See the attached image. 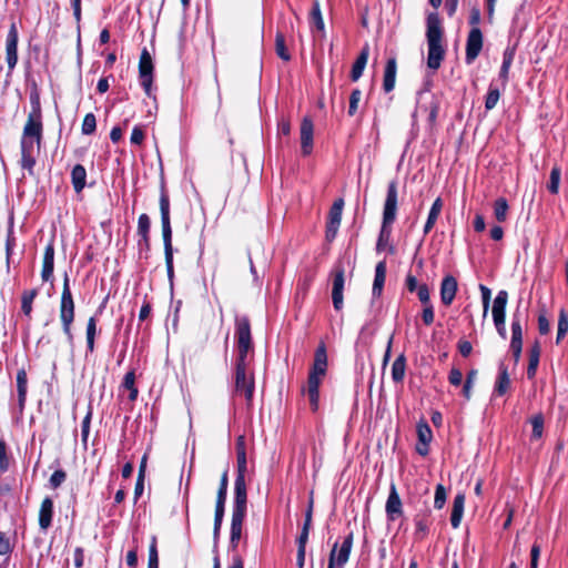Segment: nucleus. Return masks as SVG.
I'll return each instance as SVG.
<instances>
[{"instance_id":"nucleus-11","label":"nucleus","mask_w":568,"mask_h":568,"mask_svg":"<svg viewBox=\"0 0 568 568\" xmlns=\"http://www.w3.org/2000/svg\"><path fill=\"white\" fill-rule=\"evenodd\" d=\"M18 30L16 23H11L6 39V60L11 72L18 62Z\"/></svg>"},{"instance_id":"nucleus-10","label":"nucleus","mask_w":568,"mask_h":568,"mask_svg":"<svg viewBox=\"0 0 568 568\" xmlns=\"http://www.w3.org/2000/svg\"><path fill=\"white\" fill-rule=\"evenodd\" d=\"M139 73L141 78V84L145 91V93L151 95V87L153 81V62L150 53L146 49H144L140 55L139 61Z\"/></svg>"},{"instance_id":"nucleus-22","label":"nucleus","mask_w":568,"mask_h":568,"mask_svg":"<svg viewBox=\"0 0 568 568\" xmlns=\"http://www.w3.org/2000/svg\"><path fill=\"white\" fill-rule=\"evenodd\" d=\"M54 268V246L52 243H49L45 246L43 254V264L41 271V277L44 282L49 281L53 275Z\"/></svg>"},{"instance_id":"nucleus-24","label":"nucleus","mask_w":568,"mask_h":568,"mask_svg":"<svg viewBox=\"0 0 568 568\" xmlns=\"http://www.w3.org/2000/svg\"><path fill=\"white\" fill-rule=\"evenodd\" d=\"M53 514V503L51 498L47 497L42 500L39 510V526L41 529L47 530L51 526Z\"/></svg>"},{"instance_id":"nucleus-23","label":"nucleus","mask_w":568,"mask_h":568,"mask_svg":"<svg viewBox=\"0 0 568 568\" xmlns=\"http://www.w3.org/2000/svg\"><path fill=\"white\" fill-rule=\"evenodd\" d=\"M28 377L24 369H20L17 373V393H18V408L19 413L22 414L26 399H27Z\"/></svg>"},{"instance_id":"nucleus-18","label":"nucleus","mask_w":568,"mask_h":568,"mask_svg":"<svg viewBox=\"0 0 568 568\" xmlns=\"http://www.w3.org/2000/svg\"><path fill=\"white\" fill-rule=\"evenodd\" d=\"M417 436L418 444L416 445V452L422 456H426L429 452L428 445L433 439V433L425 420H420L417 424Z\"/></svg>"},{"instance_id":"nucleus-39","label":"nucleus","mask_w":568,"mask_h":568,"mask_svg":"<svg viewBox=\"0 0 568 568\" xmlns=\"http://www.w3.org/2000/svg\"><path fill=\"white\" fill-rule=\"evenodd\" d=\"M539 347L536 345L530 349L529 353V364L527 367V376L528 378H532L536 375V371L539 364Z\"/></svg>"},{"instance_id":"nucleus-59","label":"nucleus","mask_w":568,"mask_h":568,"mask_svg":"<svg viewBox=\"0 0 568 568\" xmlns=\"http://www.w3.org/2000/svg\"><path fill=\"white\" fill-rule=\"evenodd\" d=\"M11 551V544L9 538L0 532V555H7Z\"/></svg>"},{"instance_id":"nucleus-47","label":"nucleus","mask_w":568,"mask_h":568,"mask_svg":"<svg viewBox=\"0 0 568 568\" xmlns=\"http://www.w3.org/2000/svg\"><path fill=\"white\" fill-rule=\"evenodd\" d=\"M560 183V170L558 168H554L550 172V181L547 185L550 193L556 194L559 190Z\"/></svg>"},{"instance_id":"nucleus-56","label":"nucleus","mask_w":568,"mask_h":568,"mask_svg":"<svg viewBox=\"0 0 568 568\" xmlns=\"http://www.w3.org/2000/svg\"><path fill=\"white\" fill-rule=\"evenodd\" d=\"M143 140H144V132H143L142 128L139 125L134 126L132 130V133H131V138H130L131 143L140 145V144H142Z\"/></svg>"},{"instance_id":"nucleus-62","label":"nucleus","mask_w":568,"mask_h":568,"mask_svg":"<svg viewBox=\"0 0 568 568\" xmlns=\"http://www.w3.org/2000/svg\"><path fill=\"white\" fill-rule=\"evenodd\" d=\"M310 529L302 528V531L297 538V549L306 550V544L308 540Z\"/></svg>"},{"instance_id":"nucleus-16","label":"nucleus","mask_w":568,"mask_h":568,"mask_svg":"<svg viewBox=\"0 0 568 568\" xmlns=\"http://www.w3.org/2000/svg\"><path fill=\"white\" fill-rule=\"evenodd\" d=\"M344 285H345V277H344V270L338 268L336 270L333 278V287H332V300L333 305L336 311L342 310L343 303H344Z\"/></svg>"},{"instance_id":"nucleus-61","label":"nucleus","mask_w":568,"mask_h":568,"mask_svg":"<svg viewBox=\"0 0 568 568\" xmlns=\"http://www.w3.org/2000/svg\"><path fill=\"white\" fill-rule=\"evenodd\" d=\"M448 378L452 385L459 386L463 381V373L457 368H452Z\"/></svg>"},{"instance_id":"nucleus-19","label":"nucleus","mask_w":568,"mask_h":568,"mask_svg":"<svg viewBox=\"0 0 568 568\" xmlns=\"http://www.w3.org/2000/svg\"><path fill=\"white\" fill-rule=\"evenodd\" d=\"M457 281L453 275H446L440 284V300L446 306L450 305L457 293Z\"/></svg>"},{"instance_id":"nucleus-58","label":"nucleus","mask_w":568,"mask_h":568,"mask_svg":"<svg viewBox=\"0 0 568 568\" xmlns=\"http://www.w3.org/2000/svg\"><path fill=\"white\" fill-rule=\"evenodd\" d=\"M417 295H418L419 301L424 305L430 304L429 290H428L427 285H425V284L419 285L418 290H417Z\"/></svg>"},{"instance_id":"nucleus-63","label":"nucleus","mask_w":568,"mask_h":568,"mask_svg":"<svg viewBox=\"0 0 568 568\" xmlns=\"http://www.w3.org/2000/svg\"><path fill=\"white\" fill-rule=\"evenodd\" d=\"M531 561H530V567L531 568H538V559H539V556H540V546L535 544L532 547H531Z\"/></svg>"},{"instance_id":"nucleus-33","label":"nucleus","mask_w":568,"mask_h":568,"mask_svg":"<svg viewBox=\"0 0 568 568\" xmlns=\"http://www.w3.org/2000/svg\"><path fill=\"white\" fill-rule=\"evenodd\" d=\"M510 386V378L507 372V368L504 365L499 367V375L496 381L495 392L498 395H504Z\"/></svg>"},{"instance_id":"nucleus-2","label":"nucleus","mask_w":568,"mask_h":568,"mask_svg":"<svg viewBox=\"0 0 568 568\" xmlns=\"http://www.w3.org/2000/svg\"><path fill=\"white\" fill-rule=\"evenodd\" d=\"M30 103L31 111L23 126L20 143L22 166L28 169H31L36 163L34 155L40 149L43 133L40 98L37 92L31 93Z\"/></svg>"},{"instance_id":"nucleus-53","label":"nucleus","mask_w":568,"mask_h":568,"mask_svg":"<svg viewBox=\"0 0 568 568\" xmlns=\"http://www.w3.org/2000/svg\"><path fill=\"white\" fill-rule=\"evenodd\" d=\"M513 62V53L511 52H505L503 64L500 68V78H503L505 81L508 78L509 68Z\"/></svg>"},{"instance_id":"nucleus-45","label":"nucleus","mask_w":568,"mask_h":568,"mask_svg":"<svg viewBox=\"0 0 568 568\" xmlns=\"http://www.w3.org/2000/svg\"><path fill=\"white\" fill-rule=\"evenodd\" d=\"M499 98H500L499 90L497 88H494L490 85L488 93L486 95V100H485V109L487 111L493 110L497 105Z\"/></svg>"},{"instance_id":"nucleus-13","label":"nucleus","mask_w":568,"mask_h":568,"mask_svg":"<svg viewBox=\"0 0 568 568\" xmlns=\"http://www.w3.org/2000/svg\"><path fill=\"white\" fill-rule=\"evenodd\" d=\"M385 511L388 520L394 521L403 514V505L395 484L390 485L389 495L386 501Z\"/></svg>"},{"instance_id":"nucleus-1","label":"nucleus","mask_w":568,"mask_h":568,"mask_svg":"<svg viewBox=\"0 0 568 568\" xmlns=\"http://www.w3.org/2000/svg\"><path fill=\"white\" fill-rule=\"evenodd\" d=\"M237 358L235 365V390L251 402L254 394V378L248 371V353L252 349L251 326L248 318H236Z\"/></svg>"},{"instance_id":"nucleus-31","label":"nucleus","mask_w":568,"mask_h":568,"mask_svg":"<svg viewBox=\"0 0 568 568\" xmlns=\"http://www.w3.org/2000/svg\"><path fill=\"white\" fill-rule=\"evenodd\" d=\"M442 209H443V201L440 197H437L432 207H430V211L428 213V217H427V221L425 223V226H424V233L427 234L435 225L440 212H442Z\"/></svg>"},{"instance_id":"nucleus-48","label":"nucleus","mask_w":568,"mask_h":568,"mask_svg":"<svg viewBox=\"0 0 568 568\" xmlns=\"http://www.w3.org/2000/svg\"><path fill=\"white\" fill-rule=\"evenodd\" d=\"M148 568H159V556L156 549V538H152V542L149 548V562Z\"/></svg>"},{"instance_id":"nucleus-5","label":"nucleus","mask_w":568,"mask_h":568,"mask_svg":"<svg viewBox=\"0 0 568 568\" xmlns=\"http://www.w3.org/2000/svg\"><path fill=\"white\" fill-rule=\"evenodd\" d=\"M60 321L62 331L69 344L73 343L72 323L74 321V301L69 286V277L65 275L60 301Z\"/></svg>"},{"instance_id":"nucleus-41","label":"nucleus","mask_w":568,"mask_h":568,"mask_svg":"<svg viewBox=\"0 0 568 568\" xmlns=\"http://www.w3.org/2000/svg\"><path fill=\"white\" fill-rule=\"evenodd\" d=\"M529 423L531 424V439H540L544 432V417L541 414L534 415Z\"/></svg>"},{"instance_id":"nucleus-37","label":"nucleus","mask_w":568,"mask_h":568,"mask_svg":"<svg viewBox=\"0 0 568 568\" xmlns=\"http://www.w3.org/2000/svg\"><path fill=\"white\" fill-rule=\"evenodd\" d=\"M165 264L169 278L173 277V248L172 239H163Z\"/></svg>"},{"instance_id":"nucleus-21","label":"nucleus","mask_w":568,"mask_h":568,"mask_svg":"<svg viewBox=\"0 0 568 568\" xmlns=\"http://www.w3.org/2000/svg\"><path fill=\"white\" fill-rule=\"evenodd\" d=\"M161 224L163 239H172V229L170 223V203L169 197L162 193L160 197Z\"/></svg>"},{"instance_id":"nucleus-26","label":"nucleus","mask_w":568,"mask_h":568,"mask_svg":"<svg viewBox=\"0 0 568 568\" xmlns=\"http://www.w3.org/2000/svg\"><path fill=\"white\" fill-rule=\"evenodd\" d=\"M397 64L394 58L388 59L383 80V89L385 92H390L395 88Z\"/></svg>"},{"instance_id":"nucleus-55","label":"nucleus","mask_w":568,"mask_h":568,"mask_svg":"<svg viewBox=\"0 0 568 568\" xmlns=\"http://www.w3.org/2000/svg\"><path fill=\"white\" fill-rule=\"evenodd\" d=\"M422 318L425 325H430L434 322V308L432 304L424 305V310L422 313Z\"/></svg>"},{"instance_id":"nucleus-14","label":"nucleus","mask_w":568,"mask_h":568,"mask_svg":"<svg viewBox=\"0 0 568 568\" xmlns=\"http://www.w3.org/2000/svg\"><path fill=\"white\" fill-rule=\"evenodd\" d=\"M301 150L303 155H310L313 150L314 124L310 118H304L301 123Z\"/></svg>"},{"instance_id":"nucleus-35","label":"nucleus","mask_w":568,"mask_h":568,"mask_svg":"<svg viewBox=\"0 0 568 568\" xmlns=\"http://www.w3.org/2000/svg\"><path fill=\"white\" fill-rule=\"evenodd\" d=\"M390 232V225L382 223V229L376 244L377 252L384 251L387 247L392 253L394 252V248L389 246Z\"/></svg>"},{"instance_id":"nucleus-25","label":"nucleus","mask_w":568,"mask_h":568,"mask_svg":"<svg viewBox=\"0 0 568 568\" xmlns=\"http://www.w3.org/2000/svg\"><path fill=\"white\" fill-rule=\"evenodd\" d=\"M385 278H386V262L381 261L377 263V265L375 267V277H374V283H373V288H372L373 297L381 296V294L383 292L384 284H385Z\"/></svg>"},{"instance_id":"nucleus-57","label":"nucleus","mask_w":568,"mask_h":568,"mask_svg":"<svg viewBox=\"0 0 568 568\" xmlns=\"http://www.w3.org/2000/svg\"><path fill=\"white\" fill-rule=\"evenodd\" d=\"M9 467V460L7 457V446L3 440H0V469L6 471Z\"/></svg>"},{"instance_id":"nucleus-34","label":"nucleus","mask_w":568,"mask_h":568,"mask_svg":"<svg viewBox=\"0 0 568 568\" xmlns=\"http://www.w3.org/2000/svg\"><path fill=\"white\" fill-rule=\"evenodd\" d=\"M150 217L148 214L143 213L139 216L138 220V233L142 237V242L145 247H149V231H150Z\"/></svg>"},{"instance_id":"nucleus-3","label":"nucleus","mask_w":568,"mask_h":568,"mask_svg":"<svg viewBox=\"0 0 568 568\" xmlns=\"http://www.w3.org/2000/svg\"><path fill=\"white\" fill-rule=\"evenodd\" d=\"M427 67L434 71L439 69L445 57V50L442 45L443 30L437 13H429L427 17Z\"/></svg>"},{"instance_id":"nucleus-28","label":"nucleus","mask_w":568,"mask_h":568,"mask_svg":"<svg viewBox=\"0 0 568 568\" xmlns=\"http://www.w3.org/2000/svg\"><path fill=\"white\" fill-rule=\"evenodd\" d=\"M368 57H369V48H368V44H366L362 49L359 55L357 57L356 61L353 64V68L351 71V78L353 81H357L362 77L363 71L367 64Z\"/></svg>"},{"instance_id":"nucleus-38","label":"nucleus","mask_w":568,"mask_h":568,"mask_svg":"<svg viewBox=\"0 0 568 568\" xmlns=\"http://www.w3.org/2000/svg\"><path fill=\"white\" fill-rule=\"evenodd\" d=\"M122 386L130 392V400H135L138 397V388L135 387V375L134 372H128L124 375Z\"/></svg>"},{"instance_id":"nucleus-64","label":"nucleus","mask_w":568,"mask_h":568,"mask_svg":"<svg viewBox=\"0 0 568 568\" xmlns=\"http://www.w3.org/2000/svg\"><path fill=\"white\" fill-rule=\"evenodd\" d=\"M538 329L540 334H547L550 329L549 321L545 315H539L538 317Z\"/></svg>"},{"instance_id":"nucleus-7","label":"nucleus","mask_w":568,"mask_h":568,"mask_svg":"<svg viewBox=\"0 0 568 568\" xmlns=\"http://www.w3.org/2000/svg\"><path fill=\"white\" fill-rule=\"evenodd\" d=\"M353 547V532H349L343 540L342 545L338 547L337 544L334 545L327 568H343L344 565L348 561L351 550Z\"/></svg>"},{"instance_id":"nucleus-52","label":"nucleus","mask_w":568,"mask_h":568,"mask_svg":"<svg viewBox=\"0 0 568 568\" xmlns=\"http://www.w3.org/2000/svg\"><path fill=\"white\" fill-rule=\"evenodd\" d=\"M65 478H67L65 471L62 469H58L51 475V477L49 479L50 486L52 488H58L65 480Z\"/></svg>"},{"instance_id":"nucleus-46","label":"nucleus","mask_w":568,"mask_h":568,"mask_svg":"<svg viewBox=\"0 0 568 568\" xmlns=\"http://www.w3.org/2000/svg\"><path fill=\"white\" fill-rule=\"evenodd\" d=\"M97 129V120L93 113L85 114L83 122H82V133L85 135H90L94 133Z\"/></svg>"},{"instance_id":"nucleus-43","label":"nucleus","mask_w":568,"mask_h":568,"mask_svg":"<svg viewBox=\"0 0 568 568\" xmlns=\"http://www.w3.org/2000/svg\"><path fill=\"white\" fill-rule=\"evenodd\" d=\"M97 334V321L90 317L87 324V345L90 352L94 349V338Z\"/></svg>"},{"instance_id":"nucleus-27","label":"nucleus","mask_w":568,"mask_h":568,"mask_svg":"<svg viewBox=\"0 0 568 568\" xmlns=\"http://www.w3.org/2000/svg\"><path fill=\"white\" fill-rule=\"evenodd\" d=\"M523 344V329L519 321L514 320L511 323V343L510 348L514 353L516 361L519 358L521 353Z\"/></svg>"},{"instance_id":"nucleus-36","label":"nucleus","mask_w":568,"mask_h":568,"mask_svg":"<svg viewBox=\"0 0 568 568\" xmlns=\"http://www.w3.org/2000/svg\"><path fill=\"white\" fill-rule=\"evenodd\" d=\"M310 18H311V22L315 26V28L320 32L324 33L325 32V24H324V20H323V16H322V11H321V7H320L318 1H314L313 2V7H312V11H311Z\"/></svg>"},{"instance_id":"nucleus-15","label":"nucleus","mask_w":568,"mask_h":568,"mask_svg":"<svg viewBox=\"0 0 568 568\" xmlns=\"http://www.w3.org/2000/svg\"><path fill=\"white\" fill-rule=\"evenodd\" d=\"M344 201L342 199L336 200L329 210V221L327 223L326 236L328 240L335 237L342 220V211Z\"/></svg>"},{"instance_id":"nucleus-54","label":"nucleus","mask_w":568,"mask_h":568,"mask_svg":"<svg viewBox=\"0 0 568 568\" xmlns=\"http://www.w3.org/2000/svg\"><path fill=\"white\" fill-rule=\"evenodd\" d=\"M567 329H568V322L566 318V313H565V310H561L559 323H558L557 341H560L564 337Z\"/></svg>"},{"instance_id":"nucleus-42","label":"nucleus","mask_w":568,"mask_h":568,"mask_svg":"<svg viewBox=\"0 0 568 568\" xmlns=\"http://www.w3.org/2000/svg\"><path fill=\"white\" fill-rule=\"evenodd\" d=\"M37 291L36 290H30V291H26L23 294H22V298H21V310L22 312L24 313V315L27 316H30L31 312H32V303L37 296Z\"/></svg>"},{"instance_id":"nucleus-49","label":"nucleus","mask_w":568,"mask_h":568,"mask_svg":"<svg viewBox=\"0 0 568 568\" xmlns=\"http://www.w3.org/2000/svg\"><path fill=\"white\" fill-rule=\"evenodd\" d=\"M361 98H362L361 90L355 89L352 91L351 97H349V106H348V114L351 116H353L356 113Z\"/></svg>"},{"instance_id":"nucleus-9","label":"nucleus","mask_w":568,"mask_h":568,"mask_svg":"<svg viewBox=\"0 0 568 568\" xmlns=\"http://www.w3.org/2000/svg\"><path fill=\"white\" fill-rule=\"evenodd\" d=\"M397 213V183L392 181L387 187V195L383 210V223L392 225L396 219Z\"/></svg>"},{"instance_id":"nucleus-40","label":"nucleus","mask_w":568,"mask_h":568,"mask_svg":"<svg viewBox=\"0 0 568 568\" xmlns=\"http://www.w3.org/2000/svg\"><path fill=\"white\" fill-rule=\"evenodd\" d=\"M508 203L506 199L499 197L495 201L494 204V214L498 222H504L507 219L508 213Z\"/></svg>"},{"instance_id":"nucleus-50","label":"nucleus","mask_w":568,"mask_h":568,"mask_svg":"<svg viewBox=\"0 0 568 568\" xmlns=\"http://www.w3.org/2000/svg\"><path fill=\"white\" fill-rule=\"evenodd\" d=\"M446 501V490L443 485H437L435 490V499H434V506L437 509H440L444 507Z\"/></svg>"},{"instance_id":"nucleus-30","label":"nucleus","mask_w":568,"mask_h":568,"mask_svg":"<svg viewBox=\"0 0 568 568\" xmlns=\"http://www.w3.org/2000/svg\"><path fill=\"white\" fill-rule=\"evenodd\" d=\"M87 181V171L83 165L77 164L73 166L71 171V182L73 189L77 193H80L84 186Z\"/></svg>"},{"instance_id":"nucleus-17","label":"nucleus","mask_w":568,"mask_h":568,"mask_svg":"<svg viewBox=\"0 0 568 568\" xmlns=\"http://www.w3.org/2000/svg\"><path fill=\"white\" fill-rule=\"evenodd\" d=\"M246 454H237V476L234 484V497H246Z\"/></svg>"},{"instance_id":"nucleus-29","label":"nucleus","mask_w":568,"mask_h":568,"mask_svg":"<svg viewBox=\"0 0 568 568\" xmlns=\"http://www.w3.org/2000/svg\"><path fill=\"white\" fill-rule=\"evenodd\" d=\"M465 506V495L457 494L453 501V509L450 515V524L454 528H458L463 518Z\"/></svg>"},{"instance_id":"nucleus-4","label":"nucleus","mask_w":568,"mask_h":568,"mask_svg":"<svg viewBox=\"0 0 568 568\" xmlns=\"http://www.w3.org/2000/svg\"><path fill=\"white\" fill-rule=\"evenodd\" d=\"M327 371L326 348L321 344L315 352L314 363L308 374L307 395L313 409H317L320 399V385Z\"/></svg>"},{"instance_id":"nucleus-8","label":"nucleus","mask_w":568,"mask_h":568,"mask_svg":"<svg viewBox=\"0 0 568 568\" xmlns=\"http://www.w3.org/2000/svg\"><path fill=\"white\" fill-rule=\"evenodd\" d=\"M227 473L224 471L221 477L220 487L217 490L216 496V505H215V515H214V537L216 538L219 536L222 520L224 516V506L226 500V493H227Z\"/></svg>"},{"instance_id":"nucleus-12","label":"nucleus","mask_w":568,"mask_h":568,"mask_svg":"<svg viewBox=\"0 0 568 568\" xmlns=\"http://www.w3.org/2000/svg\"><path fill=\"white\" fill-rule=\"evenodd\" d=\"M483 48V34L479 28L474 27L467 38L466 62L471 63L480 53Z\"/></svg>"},{"instance_id":"nucleus-6","label":"nucleus","mask_w":568,"mask_h":568,"mask_svg":"<svg viewBox=\"0 0 568 568\" xmlns=\"http://www.w3.org/2000/svg\"><path fill=\"white\" fill-rule=\"evenodd\" d=\"M246 514V497H234L230 542L235 548L242 536V526Z\"/></svg>"},{"instance_id":"nucleus-51","label":"nucleus","mask_w":568,"mask_h":568,"mask_svg":"<svg viewBox=\"0 0 568 568\" xmlns=\"http://www.w3.org/2000/svg\"><path fill=\"white\" fill-rule=\"evenodd\" d=\"M476 375H477L476 371H471L468 373V375L466 377V382L463 387V394L466 397V399H469L471 396V388H473L474 382L476 379Z\"/></svg>"},{"instance_id":"nucleus-32","label":"nucleus","mask_w":568,"mask_h":568,"mask_svg":"<svg viewBox=\"0 0 568 568\" xmlns=\"http://www.w3.org/2000/svg\"><path fill=\"white\" fill-rule=\"evenodd\" d=\"M406 372V357L400 354L396 357L392 365V378L395 383H402Z\"/></svg>"},{"instance_id":"nucleus-60","label":"nucleus","mask_w":568,"mask_h":568,"mask_svg":"<svg viewBox=\"0 0 568 568\" xmlns=\"http://www.w3.org/2000/svg\"><path fill=\"white\" fill-rule=\"evenodd\" d=\"M479 288L483 296L484 314L486 315L490 302V290L485 285H480Z\"/></svg>"},{"instance_id":"nucleus-20","label":"nucleus","mask_w":568,"mask_h":568,"mask_svg":"<svg viewBox=\"0 0 568 568\" xmlns=\"http://www.w3.org/2000/svg\"><path fill=\"white\" fill-rule=\"evenodd\" d=\"M508 301V293L499 291L493 304V318L496 324H505V310Z\"/></svg>"},{"instance_id":"nucleus-44","label":"nucleus","mask_w":568,"mask_h":568,"mask_svg":"<svg viewBox=\"0 0 568 568\" xmlns=\"http://www.w3.org/2000/svg\"><path fill=\"white\" fill-rule=\"evenodd\" d=\"M275 49H276L277 55L281 59H283L284 61H288L291 59V54L287 51V48L285 45V39L282 33L276 34Z\"/></svg>"}]
</instances>
